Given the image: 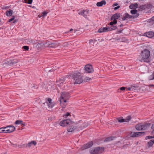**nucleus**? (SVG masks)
Wrapping results in <instances>:
<instances>
[{"label":"nucleus","mask_w":154,"mask_h":154,"mask_svg":"<svg viewBox=\"0 0 154 154\" xmlns=\"http://www.w3.org/2000/svg\"><path fill=\"white\" fill-rule=\"evenodd\" d=\"M150 54V51L149 50L146 49L144 50L141 52V56L142 59L140 61L147 63H149L150 61L149 58Z\"/></svg>","instance_id":"nucleus-1"},{"label":"nucleus","mask_w":154,"mask_h":154,"mask_svg":"<svg viewBox=\"0 0 154 154\" xmlns=\"http://www.w3.org/2000/svg\"><path fill=\"white\" fill-rule=\"evenodd\" d=\"M70 97L69 94L68 92H62L60 100V106L62 108H65L66 106V103L67 100H69Z\"/></svg>","instance_id":"nucleus-2"},{"label":"nucleus","mask_w":154,"mask_h":154,"mask_svg":"<svg viewBox=\"0 0 154 154\" xmlns=\"http://www.w3.org/2000/svg\"><path fill=\"white\" fill-rule=\"evenodd\" d=\"M72 76V78L74 80V84H80L83 81L82 76L81 74L79 72L74 73Z\"/></svg>","instance_id":"nucleus-3"},{"label":"nucleus","mask_w":154,"mask_h":154,"mask_svg":"<svg viewBox=\"0 0 154 154\" xmlns=\"http://www.w3.org/2000/svg\"><path fill=\"white\" fill-rule=\"evenodd\" d=\"M104 150L103 147H97L91 150L90 153L92 154H99L102 153Z\"/></svg>","instance_id":"nucleus-4"},{"label":"nucleus","mask_w":154,"mask_h":154,"mask_svg":"<svg viewBox=\"0 0 154 154\" xmlns=\"http://www.w3.org/2000/svg\"><path fill=\"white\" fill-rule=\"evenodd\" d=\"M72 124H74V122H72L70 119H66L61 121L60 124L62 126H65L68 125H72Z\"/></svg>","instance_id":"nucleus-5"},{"label":"nucleus","mask_w":154,"mask_h":154,"mask_svg":"<svg viewBox=\"0 0 154 154\" xmlns=\"http://www.w3.org/2000/svg\"><path fill=\"white\" fill-rule=\"evenodd\" d=\"M85 72L86 73H91L94 71L92 66L89 64H87L85 66Z\"/></svg>","instance_id":"nucleus-6"},{"label":"nucleus","mask_w":154,"mask_h":154,"mask_svg":"<svg viewBox=\"0 0 154 154\" xmlns=\"http://www.w3.org/2000/svg\"><path fill=\"white\" fill-rule=\"evenodd\" d=\"M120 17V14L119 13H116L113 15L111 17V19L113 20L112 21L110 22V24L112 23L116 24L117 23V19H118Z\"/></svg>","instance_id":"nucleus-7"},{"label":"nucleus","mask_w":154,"mask_h":154,"mask_svg":"<svg viewBox=\"0 0 154 154\" xmlns=\"http://www.w3.org/2000/svg\"><path fill=\"white\" fill-rule=\"evenodd\" d=\"M139 14H137V15L132 16L130 15L128 13H126L125 14L124 16L122 17V19L123 20H126L129 19H131V18L134 19L137 17L139 16Z\"/></svg>","instance_id":"nucleus-8"},{"label":"nucleus","mask_w":154,"mask_h":154,"mask_svg":"<svg viewBox=\"0 0 154 154\" xmlns=\"http://www.w3.org/2000/svg\"><path fill=\"white\" fill-rule=\"evenodd\" d=\"M47 47L52 48H55L59 46V44L58 42H55L51 43L49 42H47Z\"/></svg>","instance_id":"nucleus-9"},{"label":"nucleus","mask_w":154,"mask_h":154,"mask_svg":"<svg viewBox=\"0 0 154 154\" xmlns=\"http://www.w3.org/2000/svg\"><path fill=\"white\" fill-rule=\"evenodd\" d=\"M93 145V143L92 141L89 142L87 143L84 144L81 147V149L82 150H84L91 147Z\"/></svg>","instance_id":"nucleus-10"},{"label":"nucleus","mask_w":154,"mask_h":154,"mask_svg":"<svg viewBox=\"0 0 154 154\" xmlns=\"http://www.w3.org/2000/svg\"><path fill=\"white\" fill-rule=\"evenodd\" d=\"M47 42H40L37 44L36 47L38 48H41L43 47H47Z\"/></svg>","instance_id":"nucleus-11"},{"label":"nucleus","mask_w":154,"mask_h":154,"mask_svg":"<svg viewBox=\"0 0 154 154\" xmlns=\"http://www.w3.org/2000/svg\"><path fill=\"white\" fill-rule=\"evenodd\" d=\"M46 103L47 104L49 108H52L54 105L52 102V100L49 98H46Z\"/></svg>","instance_id":"nucleus-12"},{"label":"nucleus","mask_w":154,"mask_h":154,"mask_svg":"<svg viewBox=\"0 0 154 154\" xmlns=\"http://www.w3.org/2000/svg\"><path fill=\"white\" fill-rule=\"evenodd\" d=\"M131 119L130 116H128L125 119H123L121 118H119L116 119L120 122H128Z\"/></svg>","instance_id":"nucleus-13"},{"label":"nucleus","mask_w":154,"mask_h":154,"mask_svg":"<svg viewBox=\"0 0 154 154\" xmlns=\"http://www.w3.org/2000/svg\"><path fill=\"white\" fill-rule=\"evenodd\" d=\"M73 124H72V125H69V126L67 128V129L68 132H72L74 131L76 129L77 127L73 126Z\"/></svg>","instance_id":"nucleus-14"},{"label":"nucleus","mask_w":154,"mask_h":154,"mask_svg":"<svg viewBox=\"0 0 154 154\" xmlns=\"http://www.w3.org/2000/svg\"><path fill=\"white\" fill-rule=\"evenodd\" d=\"M89 10L86 9L83 10L82 11L79 13V14L82 15L84 17L86 18L88 14Z\"/></svg>","instance_id":"nucleus-15"},{"label":"nucleus","mask_w":154,"mask_h":154,"mask_svg":"<svg viewBox=\"0 0 154 154\" xmlns=\"http://www.w3.org/2000/svg\"><path fill=\"white\" fill-rule=\"evenodd\" d=\"M151 124L149 123H145L142 124V130H144L146 129Z\"/></svg>","instance_id":"nucleus-16"},{"label":"nucleus","mask_w":154,"mask_h":154,"mask_svg":"<svg viewBox=\"0 0 154 154\" xmlns=\"http://www.w3.org/2000/svg\"><path fill=\"white\" fill-rule=\"evenodd\" d=\"M116 24H114V23H112L111 24H110V22L109 25H110V26L108 27L109 29L108 30L109 31L112 30H114L117 28V26L115 25H114Z\"/></svg>","instance_id":"nucleus-17"},{"label":"nucleus","mask_w":154,"mask_h":154,"mask_svg":"<svg viewBox=\"0 0 154 154\" xmlns=\"http://www.w3.org/2000/svg\"><path fill=\"white\" fill-rule=\"evenodd\" d=\"M108 27H101L98 30V32L100 33L109 31Z\"/></svg>","instance_id":"nucleus-18"},{"label":"nucleus","mask_w":154,"mask_h":154,"mask_svg":"<svg viewBox=\"0 0 154 154\" xmlns=\"http://www.w3.org/2000/svg\"><path fill=\"white\" fill-rule=\"evenodd\" d=\"M26 42L28 44H35L37 43V41L33 39H32L31 38H29L26 40Z\"/></svg>","instance_id":"nucleus-19"},{"label":"nucleus","mask_w":154,"mask_h":154,"mask_svg":"<svg viewBox=\"0 0 154 154\" xmlns=\"http://www.w3.org/2000/svg\"><path fill=\"white\" fill-rule=\"evenodd\" d=\"M106 4V2L105 0H102L100 2H98L97 3V6L98 7H101L104 5H105Z\"/></svg>","instance_id":"nucleus-20"},{"label":"nucleus","mask_w":154,"mask_h":154,"mask_svg":"<svg viewBox=\"0 0 154 154\" xmlns=\"http://www.w3.org/2000/svg\"><path fill=\"white\" fill-rule=\"evenodd\" d=\"M115 138L116 137H115L113 136L108 137L105 138V139L104 140V142H107L109 141H110L111 140H113L114 138Z\"/></svg>","instance_id":"nucleus-21"},{"label":"nucleus","mask_w":154,"mask_h":154,"mask_svg":"<svg viewBox=\"0 0 154 154\" xmlns=\"http://www.w3.org/2000/svg\"><path fill=\"white\" fill-rule=\"evenodd\" d=\"M146 36L149 38H151L154 37V32H149L146 33Z\"/></svg>","instance_id":"nucleus-22"},{"label":"nucleus","mask_w":154,"mask_h":154,"mask_svg":"<svg viewBox=\"0 0 154 154\" xmlns=\"http://www.w3.org/2000/svg\"><path fill=\"white\" fill-rule=\"evenodd\" d=\"M36 142L35 141L33 140L31 141L28 144H27L28 147H31L32 144L34 146H35L36 144Z\"/></svg>","instance_id":"nucleus-23"},{"label":"nucleus","mask_w":154,"mask_h":154,"mask_svg":"<svg viewBox=\"0 0 154 154\" xmlns=\"http://www.w3.org/2000/svg\"><path fill=\"white\" fill-rule=\"evenodd\" d=\"M137 8L138 4L137 3L132 4L129 6V8L131 9H136Z\"/></svg>","instance_id":"nucleus-24"},{"label":"nucleus","mask_w":154,"mask_h":154,"mask_svg":"<svg viewBox=\"0 0 154 154\" xmlns=\"http://www.w3.org/2000/svg\"><path fill=\"white\" fill-rule=\"evenodd\" d=\"M15 123L17 125L21 124L23 126H25L26 125V123H23V121L22 120H17L16 121Z\"/></svg>","instance_id":"nucleus-25"},{"label":"nucleus","mask_w":154,"mask_h":154,"mask_svg":"<svg viewBox=\"0 0 154 154\" xmlns=\"http://www.w3.org/2000/svg\"><path fill=\"white\" fill-rule=\"evenodd\" d=\"M17 62V60H13L10 61V68L12 65H15Z\"/></svg>","instance_id":"nucleus-26"},{"label":"nucleus","mask_w":154,"mask_h":154,"mask_svg":"<svg viewBox=\"0 0 154 154\" xmlns=\"http://www.w3.org/2000/svg\"><path fill=\"white\" fill-rule=\"evenodd\" d=\"M154 143V140H151L147 143L148 146L149 147H151L152 146Z\"/></svg>","instance_id":"nucleus-27"},{"label":"nucleus","mask_w":154,"mask_h":154,"mask_svg":"<svg viewBox=\"0 0 154 154\" xmlns=\"http://www.w3.org/2000/svg\"><path fill=\"white\" fill-rule=\"evenodd\" d=\"M136 129L139 131L142 130V124H139L136 126Z\"/></svg>","instance_id":"nucleus-28"},{"label":"nucleus","mask_w":154,"mask_h":154,"mask_svg":"<svg viewBox=\"0 0 154 154\" xmlns=\"http://www.w3.org/2000/svg\"><path fill=\"white\" fill-rule=\"evenodd\" d=\"M15 16H12V17L10 18V23H11V22H12V21H13L12 23H15L16 22H17V20L15 19Z\"/></svg>","instance_id":"nucleus-29"},{"label":"nucleus","mask_w":154,"mask_h":154,"mask_svg":"<svg viewBox=\"0 0 154 154\" xmlns=\"http://www.w3.org/2000/svg\"><path fill=\"white\" fill-rule=\"evenodd\" d=\"M137 11L135 9L131 10L130 11L131 14H135V15H137V14H139V13H137Z\"/></svg>","instance_id":"nucleus-30"},{"label":"nucleus","mask_w":154,"mask_h":154,"mask_svg":"<svg viewBox=\"0 0 154 154\" xmlns=\"http://www.w3.org/2000/svg\"><path fill=\"white\" fill-rule=\"evenodd\" d=\"M65 79L63 77H61L58 80H57V82H60V84L63 83Z\"/></svg>","instance_id":"nucleus-31"},{"label":"nucleus","mask_w":154,"mask_h":154,"mask_svg":"<svg viewBox=\"0 0 154 154\" xmlns=\"http://www.w3.org/2000/svg\"><path fill=\"white\" fill-rule=\"evenodd\" d=\"M145 134V132H137V137L144 135Z\"/></svg>","instance_id":"nucleus-32"},{"label":"nucleus","mask_w":154,"mask_h":154,"mask_svg":"<svg viewBox=\"0 0 154 154\" xmlns=\"http://www.w3.org/2000/svg\"><path fill=\"white\" fill-rule=\"evenodd\" d=\"M131 137H137V132H134L133 133H131L130 134Z\"/></svg>","instance_id":"nucleus-33"},{"label":"nucleus","mask_w":154,"mask_h":154,"mask_svg":"<svg viewBox=\"0 0 154 154\" xmlns=\"http://www.w3.org/2000/svg\"><path fill=\"white\" fill-rule=\"evenodd\" d=\"M19 147L20 148H25L27 147V144H24L22 145H21L20 146H19Z\"/></svg>","instance_id":"nucleus-34"},{"label":"nucleus","mask_w":154,"mask_h":154,"mask_svg":"<svg viewBox=\"0 0 154 154\" xmlns=\"http://www.w3.org/2000/svg\"><path fill=\"white\" fill-rule=\"evenodd\" d=\"M15 130V127L13 125H10V133L13 132Z\"/></svg>","instance_id":"nucleus-35"},{"label":"nucleus","mask_w":154,"mask_h":154,"mask_svg":"<svg viewBox=\"0 0 154 154\" xmlns=\"http://www.w3.org/2000/svg\"><path fill=\"white\" fill-rule=\"evenodd\" d=\"M10 127V126H8L7 127V129L4 128V133H10V129H8V127Z\"/></svg>","instance_id":"nucleus-36"},{"label":"nucleus","mask_w":154,"mask_h":154,"mask_svg":"<svg viewBox=\"0 0 154 154\" xmlns=\"http://www.w3.org/2000/svg\"><path fill=\"white\" fill-rule=\"evenodd\" d=\"M33 0H24V2L28 4H31Z\"/></svg>","instance_id":"nucleus-37"},{"label":"nucleus","mask_w":154,"mask_h":154,"mask_svg":"<svg viewBox=\"0 0 154 154\" xmlns=\"http://www.w3.org/2000/svg\"><path fill=\"white\" fill-rule=\"evenodd\" d=\"M48 13V12H47L46 11H45L42 13V16L43 17H45L47 16V14Z\"/></svg>","instance_id":"nucleus-38"},{"label":"nucleus","mask_w":154,"mask_h":154,"mask_svg":"<svg viewBox=\"0 0 154 154\" xmlns=\"http://www.w3.org/2000/svg\"><path fill=\"white\" fill-rule=\"evenodd\" d=\"M149 79L150 80H153L154 79V72L149 77Z\"/></svg>","instance_id":"nucleus-39"},{"label":"nucleus","mask_w":154,"mask_h":154,"mask_svg":"<svg viewBox=\"0 0 154 154\" xmlns=\"http://www.w3.org/2000/svg\"><path fill=\"white\" fill-rule=\"evenodd\" d=\"M91 79V78L86 77L84 79V81L86 82H88L90 81Z\"/></svg>","instance_id":"nucleus-40"},{"label":"nucleus","mask_w":154,"mask_h":154,"mask_svg":"<svg viewBox=\"0 0 154 154\" xmlns=\"http://www.w3.org/2000/svg\"><path fill=\"white\" fill-rule=\"evenodd\" d=\"M4 128H7V127H3L1 128H0V133H4Z\"/></svg>","instance_id":"nucleus-41"},{"label":"nucleus","mask_w":154,"mask_h":154,"mask_svg":"<svg viewBox=\"0 0 154 154\" xmlns=\"http://www.w3.org/2000/svg\"><path fill=\"white\" fill-rule=\"evenodd\" d=\"M138 87L135 86H131V90L134 91L137 90Z\"/></svg>","instance_id":"nucleus-42"},{"label":"nucleus","mask_w":154,"mask_h":154,"mask_svg":"<svg viewBox=\"0 0 154 154\" xmlns=\"http://www.w3.org/2000/svg\"><path fill=\"white\" fill-rule=\"evenodd\" d=\"M70 42H65L63 44V46L64 47H67L70 44Z\"/></svg>","instance_id":"nucleus-43"},{"label":"nucleus","mask_w":154,"mask_h":154,"mask_svg":"<svg viewBox=\"0 0 154 154\" xmlns=\"http://www.w3.org/2000/svg\"><path fill=\"white\" fill-rule=\"evenodd\" d=\"M23 48L26 51H28L29 49V47L27 46H23Z\"/></svg>","instance_id":"nucleus-44"},{"label":"nucleus","mask_w":154,"mask_h":154,"mask_svg":"<svg viewBox=\"0 0 154 154\" xmlns=\"http://www.w3.org/2000/svg\"><path fill=\"white\" fill-rule=\"evenodd\" d=\"M152 6V5L151 4H149L147 5L146 8L149 9L151 8Z\"/></svg>","instance_id":"nucleus-45"},{"label":"nucleus","mask_w":154,"mask_h":154,"mask_svg":"<svg viewBox=\"0 0 154 154\" xmlns=\"http://www.w3.org/2000/svg\"><path fill=\"white\" fill-rule=\"evenodd\" d=\"M70 113L69 112H67L63 116L65 118L67 116H70Z\"/></svg>","instance_id":"nucleus-46"},{"label":"nucleus","mask_w":154,"mask_h":154,"mask_svg":"<svg viewBox=\"0 0 154 154\" xmlns=\"http://www.w3.org/2000/svg\"><path fill=\"white\" fill-rule=\"evenodd\" d=\"M9 8V7L7 6L6 5H5L4 6H3V7L2 8V9H7L8 8Z\"/></svg>","instance_id":"nucleus-47"},{"label":"nucleus","mask_w":154,"mask_h":154,"mask_svg":"<svg viewBox=\"0 0 154 154\" xmlns=\"http://www.w3.org/2000/svg\"><path fill=\"white\" fill-rule=\"evenodd\" d=\"M6 14L8 16H10V10H7L6 12Z\"/></svg>","instance_id":"nucleus-48"},{"label":"nucleus","mask_w":154,"mask_h":154,"mask_svg":"<svg viewBox=\"0 0 154 154\" xmlns=\"http://www.w3.org/2000/svg\"><path fill=\"white\" fill-rule=\"evenodd\" d=\"M151 128L153 130L151 132V133L153 134L154 133V124H152L151 126Z\"/></svg>","instance_id":"nucleus-49"},{"label":"nucleus","mask_w":154,"mask_h":154,"mask_svg":"<svg viewBox=\"0 0 154 154\" xmlns=\"http://www.w3.org/2000/svg\"><path fill=\"white\" fill-rule=\"evenodd\" d=\"M125 88H126L125 87H122L120 88L119 89V90L120 89V90H121V91H124L125 90Z\"/></svg>","instance_id":"nucleus-50"},{"label":"nucleus","mask_w":154,"mask_h":154,"mask_svg":"<svg viewBox=\"0 0 154 154\" xmlns=\"http://www.w3.org/2000/svg\"><path fill=\"white\" fill-rule=\"evenodd\" d=\"M119 40H120V41H121L122 42H124L125 41V38H120L119 39Z\"/></svg>","instance_id":"nucleus-51"},{"label":"nucleus","mask_w":154,"mask_h":154,"mask_svg":"<svg viewBox=\"0 0 154 154\" xmlns=\"http://www.w3.org/2000/svg\"><path fill=\"white\" fill-rule=\"evenodd\" d=\"M146 138H148V139L153 138V136H147L146 137Z\"/></svg>","instance_id":"nucleus-52"},{"label":"nucleus","mask_w":154,"mask_h":154,"mask_svg":"<svg viewBox=\"0 0 154 154\" xmlns=\"http://www.w3.org/2000/svg\"><path fill=\"white\" fill-rule=\"evenodd\" d=\"M89 41V44H91L94 41V40L91 39Z\"/></svg>","instance_id":"nucleus-53"},{"label":"nucleus","mask_w":154,"mask_h":154,"mask_svg":"<svg viewBox=\"0 0 154 154\" xmlns=\"http://www.w3.org/2000/svg\"><path fill=\"white\" fill-rule=\"evenodd\" d=\"M123 30V29L118 31H117V33H121L122 32V31Z\"/></svg>","instance_id":"nucleus-54"},{"label":"nucleus","mask_w":154,"mask_h":154,"mask_svg":"<svg viewBox=\"0 0 154 154\" xmlns=\"http://www.w3.org/2000/svg\"><path fill=\"white\" fill-rule=\"evenodd\" d=\"M127 91H131V87H128L127 88Z\"/></svg>","instance_id":"nucleus-55"},{"label":"nucleus","mask_w":154,"mask_h":154,"mask_svg":"<svg viewBox=\"0 0 154 154\" xmlns=\"http://www.w3.org/2000/svg\"><path fill=\"white\" fill-rule=\"evenodd\" d=\"M13 14V11L10 10V16H12Z\"/></svg>","instance_id":"nucleus-56"},{"label":"nucleus","mask_w":154,"mask_h":154,"mask_svg":"<svg viewBox=\"0 0 154 154\" xmlns=\"http://www.w3.org/2000/svg\"><path fill=\"white\" fill-rule=\"evenodd\" d=\"M120 7L119 6H118L117 7H116L114 8V9L116 10L118 9Z\"/></svg>","instance_id":"nucleus-57"},{"label":"nucleus","mask_w":154,"mask_h":154,"mask_svg":"<svg viewBox=\"0 0 154 154\" xmlns=\"http://www.w3.org/2000/svg\"><path fill=\"white\" fill-rule=\"evenodd\" d=\"M73 30V29H70L69 31L68 32V33L71 32Z\"/></svg>","instance_id":"nucleus-58"},{"label":"nucleus","mask_w":154,"mask_h":154,"mask_svg":"<svg viewBox=\"0 0 154 154\" xmlns=\"http://www.w3.org/2000/svg\"><path fill=\"white\" fill-rule=\"evenodd\" d=\"M152 21H153L154 23V16L152 18Z\"/></svg>","instance_id":"nucleus-59"},{"label":"nucleus","mask_w":154,"mask_h":154,"mask_svg":"<svg viewBox=\"0 0 154 154\" xmlns=\"http://www.w3.org/2000/svg\"><path fill=\"white\" fill-rule=\"evenodd\" d=\"M117 5H118V4L117 3H115L113 5H114V6H117Z\"/></svg>","instance_id":"nucleus-60"},{"label":"nucleus","mask_w":154,"mask_h":154,"mask_svg":"<svg viewBox=\"0 0 154 154\" xmlns=\"http://www.w3.org/2000/svg\"><path fill=\"white\" fill-rule=\"evenodd\" d=\"M123 26V24H121L120 25V27H121L122 26Z\"/></svg>","instance_id":"nucleus-61"},{"label":"nucleus","mask_w":154,"mask_h":154,"mask_svg":"<svg viewBox=\"0 0 154 154\" xmlns=\"http://www.w3.org/2000/svg\"><path fill=\"white\" fill-rule=\"evenodd\" d=\"M76 31H77V30H74V33H75Z\"/></svg>","instance_id":"nucleus-62"},{"label":"nucleus","mask_w":154,"mask_h":154,"mask_svg":"<svg viewBox=\"0 0 154 154\" xmlns=\"http://www.w3.org/2000/svg\"><path fill=\"white\" fill-rule=\"evenodd\" d=\"M10 22V19H9L8 21V22Z\"/></svg>","instance_id":"nucleus-63"},{"label":"nucleus","mask_w":154,"mask_h":154,"mask_svg":"<svg viewBox=\"0 0 154 154\" xmlns=\"http://www.w3.org/2000/svg\"><path fill=\"white\" fill-rule=\"evenodd\" d=\"M14 146H16V145H13Z\"/></svg>","instance_id":"nucleus-64"}]
</instances>
